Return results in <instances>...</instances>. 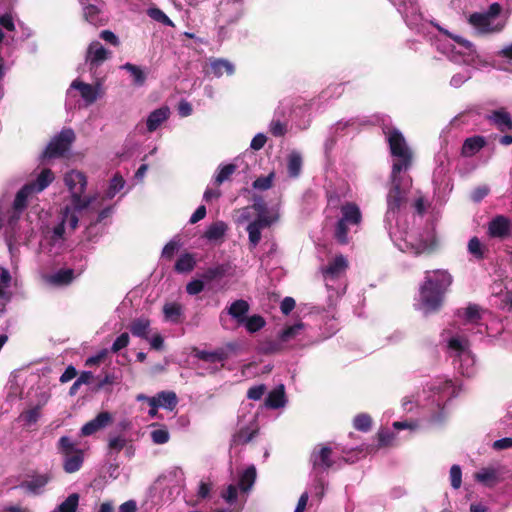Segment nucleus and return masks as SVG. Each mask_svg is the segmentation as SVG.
Instances as JSON below:
<instances>
[{"mask_svg":"<svg viewBox=\"0 0 512 512\" xmlns=\"http://www.w3.org/2000/svg\"><path fill=\"white\" fill-rule=\"evenodd\" d=\"M389 143L390 152L393 157L391 172L392 188L387 196L388 209L385 222L389 235L399 250L414 255H419L430 251L435 245V237L432 233H427L425 237L417 239L414 233L400 231L394 226L397 223L398 212L405 203V188H401L400 172L407 170L412 163V151L406 143L402 133L397 129H388L385 131Z\"/></svg>","mask_w":512,"mask_h":512,"instance_id":"1","label":"nucleus"},{"mask_svg":"<svg viewBox=\"0 0 512 512\" xmlns=\"http://www.w3.org/2000/svg\"><path fill=\"white\" fill-rule=\"evenodd\" d=\"M64 185L69 193L67 203L60 212V222L52 229L51 239L56 243L63 240L66 228L75 230L80 213L89 207L95 197L86 195V175L78 170H70L63 176Z\"/></svg>","mask_w":512,"mask_h":512,"instance_id":"2","label":"nucleus"},{"mask_svg":"<svg viewBox=\"0 0 512 512\" xmlns=\"http://www.w3.org/2000/svg\"><path fill=\"white\" fill-rule=\"evenodd\" d=\"M452 282L453 277L447 270L426 271L424 281L420 286L418 309L425 314L437 311Z\"/></svg>","mask_w":512,"mask_h":512,"instance_id":"3","label":"nucleus"},{"mask_svg":"<svg viewBox=\"0 0 512 512\" xmlns=\"http://www.w3.org/2000/svg\"><path fill=\"white\" fill-rule=\"evenodd\" d=\"M54 180L50 169H44L33 183L24 185L15 195L11 209L8 211L7 224L14 227L23 211L33 202L36 195L42 192Z\"/></svg>","mask_w":512,"mask_h":512,"instance_id":"4","label":"nucleus"},{"mask_svg":"<svg viewBox=\"0 0 512 512\" xmlns=\"http://www.w3.org/2000/svg\"><path fill=\"white\" fill-rule=\"evenodd\" d=\"M505 16L502 14V8L498 3L490 5L485 13H475L470 16V23L482 33L495 32L503 28Z\"/></svg>","mask_w":512,"mask_h":512,"instance_id":"5","label":"nucleus"},{"mask_svg":"<svg viewBox=\"0 0 512 512\" xmlns=\"http://www.w3.org/2000/svg\"><path fill=\"white\" fill-rule=\"evenodd\" d=\"M340 218L336 224L335 237L341 244L348 242L350 226H358L362 221V213L359 206L353 202H346L340 207Z\"/></svg>","mask_w":512,"mask_h":512,"instance_id":"6","label":"nucleus"},{"mask_svg":"<svg viewBox=\"0 0 512 512\" xmlns=\"http://www.w3.org/2000/svg\"><path fill=\"white\" fill-rule=\"evenodd\" d=\"M448 349L452 355L458 358V369L463 375L474 374L475 359L469 350V342L463 336H452L447 342Z\"/></svg>","mask_w":512,"mask_h":512,"instance_id":"7","label":"nucleus"},{"mask_svg":"<svg viewBox=\"0 0 512 512\" xmlns=\"http://www.w3.org/2000/svg\"><path fill=\"white\" fill-rule=\"evenodd\" d=\"M253 208L258 212V217L247 226L249 243L256 247L261 240V230L269 227L278 220L277 212H268L263 203H255Z\"/></svg>","mask_w":512,"mask_h":512,"instance_id":"8","label":"nucleus"},{"mask_svg":"<svg viewBox=\"0 0 512 512\" xmlns=\"http://www.w3.org/2000/svg\"><path fill=\"white\" fill-rule=\"evenodd\" d=\"M102 93L100 84L92 85L81 80H74L67 91V97L75 98L79 95L86 105H91L101 97Z\"/></svg>","mask_w":512,"mask_h":512,"instance_id":"9","label":"nucleus"},{"mask_svg":"<svg viewBox=\"0 0 512 512\" xmlns=\"http://www.w3.org/2000/svg\"><path fill=\"white\" fill-rule=\"evenodd\" d=\"M74 137V132L71 129L61 131L60 134L48 144L44 156L53 158L63 155L69 149Z\"/></svg>","mask_w":512,"mask_h":512,"instance_id":"10","label":"nucleus"},{"mask_svg":"<svg viewBox=\"0 0 512 512\" xmlns=\"http://www.w3.org/2000/svg\"><path fill=\"white\" fill-rule=\"evenodd\" d=\"M348 268V261L343 255H337L328 265L322 269L323 277L327 287H331L330 282L341 277Z\"/></svg>","mask_w":512,"mask_h":512,"instance_id":"11","label":"nucleus"},{"mask_svg":"<svg viewBox=\"0 0 512 512\" xmlns=\"http://www.w3.org/2000/svg\"><path fill=\"white\" fill-rule=\"evenodd\" d=\"M110 56V52L98 41L89 44L85 56L86 63L92 68L100 66Z\"/></svg>","mask_w":512,"mask_h":512,"instance_id":"12","label":"nucleus"},{"mask_svg":"<svg viewBox=\"0 0 512 512\" xmlns=\"http://www.w3.org/2000/svg\"><path fill=\"white\" fill-rule=\"evenodd\" d=\"M112 421L113 417L111 413L107 411L100 412L94 419L87 422L81 428V434L83 436H90L111 424Z\"/></svg>","mask_w":512,"mask_h":512,"instance_id":"13","label":"nucleus"},{"mask_svg":"<svg viewBox=\"0 0 512 512\" xmlns=\"http://www.w3.org/2000/svg\"><path fill=\"white\" fill-rule=\"evenodd\" d=\"M331 448L328 446H318L311 454V462L314 469L327 470L333 465L331 459Z\"/></svg>","mask_w":512,"mask_h":512,"instance_id":"14","label":"nucleus"},{"mask_svg":"<svg viewBox=\"0 0 512 512\" xmlns=\"http://www.w3.org/2000/svg\"><path fill=\"white\" fill-rule=\"evenodd\" d=\"M511 223L508 218L499 215L488 224V234L493 238H505L510 235Z\"/></svg>","mask_w":512,"mask_h":512,"instance_id":"15","label":"nucleus"},{"mask_svg":"<svg viewBox=\"0 0 512 512\" xmlns=\"http://www.w3.org/2000/svg\"><path fill=\"white\" fill-rule=\"evenodd\" d=\"M474 479L485 486L491 487L501 480V471L495 466L484 467L474 474Z\"/></svg>","mask_w":512,"mask_h":512,"instance_id":"16","label":"nucleus"},{"mask_svg":"<svg viewBox=\"0 0 512 512\" xmlns=\"http://www.w3.org/2000/svg\"><path fill=\"white\" fill-rule=\"evenodd\" d=\"M444 33L453 40V50H455L456 53L463 55L465 57V62H469L473 59L475 50L471 42L461 36L450 34L447 31H444Z\"/></svg>","mask_w":512,"mask_h":512,"instance_id":"17","label":"nucleus"},{"mask_svg":"<svg viewBox=\"0 0 512 512\" xmlns=\"http://www.w3.org/2000/svg\"><path fill=\"white\" fill-rule=\"evenodd\" d=\"M74 271L72 269H60L45 277V281L53 286H64L72 282Z\"/></svg>","mask_w":512,"mask_h":512,"instance_id":"18","label":"nucleus"},{"mask_svg":"<svg viewBox=\"0 0 512 512\" xmlns=\"http://www.w3.org/2000/svg\"><path fill=\"white\" fill-rule=\"evenodd\" d=\"M63 468L67 473L78 471L83 463V452L78 450L72 453L64 454Z\"/></svg>","mask_w":512,"mask_h":512,"instance_id":"19","label":"nucleus"},{"mask_svg":"<svg viewBox=\"0 0 512 512\" xmlns=\"http://www.w3.org/2000/svg\"><path fill=\"white\" fill-rule=\"evenodd\" d=\"M170 111L167 107H161L151 112L147 118V129L149 132L155 131L169 117Z\"/></svg>","mask_w":512,"mask_h":512,"instance_id":"20","label":"nucleus"},{"mask_svg":"<svg viewBox=\"0 0 512 512\" xmlns=\"http://www.w3.org/2000/svg\"><path fill=\"white\" fill-rule=\"evenodd\" d=\"M286 403L284 385H279L272 390L266 400L265 405L269 408L277 409L283 407Z\"/></svg>","mask_w":512,"mask_h":512,"instance_id":"21","label":"nucleus"},{"mask_svg":"<svg viewBox=\"0 0 512 512\" xmlns=\"http://www.w3.org/2000/svg\"><path fill=\"white\" fill-rule=\"evenodd\" d=\"M305 325L302 322H297L294 325L287 326L279 334V340L282 343H288L292 340L298 339L303 334Z\"/></svg>","mask_w":512,"mask_h":512,"instance_id":"22","label":"nucleus"},{"mask_svg":"<svg viewBox=\"0 0 512 512\" xmlns=\"http://www.w3.org/2000/svg\"><path fill=\"white\" fill-rule=\"evenodd\" d=\"M249 310V305L244 300H237L233 302L228 308V314L232 316L238 324L244 323L245 315Z\"/></svg>","mask_w":512,"mask_h":512,"instance_id":"23","label":"nucleus"},{"mask_svg":"<svg viewBox=\"0 0 512 512\" xmlns=\"http://www.w3.org/2000/svg\"><path fill=\"white\" fill-rule=\"evenodd\" d=\"M211 71L216 77H221L224 73L232 75L234 66L231 62L224 59H214L210 63Z\"/></svg>","mask_w":512,"mask_h":512,"instance_id":"24","label":"nucleus"},{"mask_svg":"<svg viewBox=\"0 0 512 512\" xmlns=\"http://www.w3.org/2000/svg\"><path fill=\"white\" fill-rule=\"evenodd\" d=\"M490 121L496 125L501 131L510 129L512 126V120L507 112L504 110H498L493 112L489 116Z\"/></svg>","mask_w":512,"mask_h":512,"instance_id":"25","label":"nucleus"},{"mask_svg":"<svg viewBox=\"0 0 512 512\" xmlns=\"http://www.w3.org/2000/svg\"><path fill=\"white\" fill-rule=\"evenodd\" d=\"M150 329V320L147 318H138L130 325V331L134 336L148 339Z\"/></svg>","mask_w":512,"mask_h":512,"instance_id":"26","label":"nucleus"},{"mask_svg":"<svg viewBox=\"0 0 512 512\" xmlns=\"http://www.w3.org/2000/svg\"><path fill=\"white\" fill-rule=\"evenodd\" d=\"M153 398L159 407L168 410H173L177 405V396L171 391H163Z\"/></svg>","mask_w":512,"mask_h":512,"instance_id":"27","label":"nucleus"},{"mask_svg":"<svg viewBox=\"0 0 512 512\" xmlns=\"http://www.w3.org/2000/svg\"><path fill=\"white\" fill-rule=\"evenodd\" d=\"M195 356L209 363H217L224 361L227 358V353L224 349L214 351H196Z\"/></svg>","mask_w":512,"mask_h":512,"instance_id":"28","label":"nucleus"},{"mask_svg":"<svg viewBox=\"0 0 512 512\" xmlns=\"http://www.w3.org/2000/svg\"><path fill=\"white\" fill-rule=\"evenodd\" d=\"M485 144V141L480 136H475L466 139L462 147V154L464 156H472L477 153Z\"/></svg>","mask_w":512,"mask_h":512,"instance_id":"29","label":"nucleus"},{"mask_svg":"<svg viewBox=\"0 0 512 512\" xmlns=\"http://www.w3.org/2000/svg\"><path fill=\"white\" fill-rule=\"evenodd\" d=\"M51 480L50 474L37 475L30 481L23 484V487L32 493H39L40 490Z\"/></svg>","mask_w":512,"mask_h":512,"instance_id":"30","label":"nucleus"},{"mask_svg":"<svg viewBox=\"0 0 512 512\" xmlns=\"http://www.w3.org/2000/svg\"><path fill=\"white\" fill-rule=\"evenodd\" d=\"M163 313L166 321L177 323L182 315V306L178 303H166L163 307Z\"/></svg>","mask_w":512,"mask_h":512,"instance_id":"31","label":"nucleus"},{"mask_svg":"<svg viewBox=\"0 0 512 512\" xmlns=\"http://www.w3.org/2000/svg\"><path fill=\"white\" fill-rule=\"evenodd\" d=\"M226 230L227 225L222 221H218L207 228L205 231V237L210 241H217L224 236Z\"/></svg>","mask_w":512,"mask_h":512,"instance_id":"32","label":"nucleus"},{"mask_svg":"<svg viewBox=\"0 0 512 512\" xmlns=\"http://www.w3.org/2000/svg\"><path fill=\"white\" fill-rule=\"evenodd\" d=\"M79 503V495L73 493L69 495L56 509L52 512H76Z\"/></svg>","mask_w":512,"mask_h":512,"instance_id":"33","label":"nucleus"},{"mask_svg":"<svg viewBox=\"0 0 512 512\" xmlns=\"http://www.w3.org/2000/svg\"><path fill=\"white\" fill-rule=\"evenodd\" d=\"M255 478H256L255 467L251 466V467L247 468L241 475L240 482H239L240 489L243 492H247L254 484Z\"/></svg>","mask_w":512,"mask_h":512,"instance_id":"34","label":"nucleus"},{"mask_svg":"<svg viewBox=\"0 0 512 512\" xmlns=\"http://www.w3.org/2000/svg\"><path fill=\"white\" fill-rule=\"evenodd\" d=\"M195 260L192 255L184 254L182 255L175 264V269L178 272H189L194 268Z\"/></svg>","mask_w":512,"mask_h":512,"instance_id":"35","label":"nucleus"},{"mask_svg":"<svg viewBox=\"0 0 512 512\" xmlns=\"http://www.w3.org/2000/svg\"><path fill=\"white\" fill-rule=\"evenodd\" d=\"M243 324L245 325L248 332L254 333L265 326V320L259 315H253L251 317L245 318Z\"/></svg>","mask_w":512,"mask_h":512,"instance_id":"36","label":"nucleus"},{"mask_svg":"<svg viewBox=\"0 0 512 512\" xmlns=\"http://www.w3.org/2000/svg\"><path fill=\"white\" fill-rule=\"evenodd\" d=\"M302 160L298 153H291L288 158V172L290 176L296 177L301 170Z\"/></svg>","mask_w":512,"mask_h":512,"instance_id":"37","label":"nucleus"},{"mask_svg":"<svg viewBox=\"0 0 512 512\" xmlns=\"http://www.w3.org/2000/svg\"><path fill=\"white\" fill-rule=\"evenodd\" d=\"M121 68L127 70L131 74L136 85H142L145 82V74L140 67L126 63Z\"/></svg>","mask_w":512,"mask_h":512,"instance_id":"38","label":"nucleus"},{"mask_svg":"<svg viewBox=\"0 0 512 512\" xmlns=\"http://www.w3.org/2000/svg\"><path fill=\"white\" fill-rule=\"evenodd\" d=\"M147 14L153 20L160 22L167 26H174V23L170 20V18L160 9L158 8H149L147 10Z\"/></svg>","mask_w":512,"mask_h":512,"instance_id":"39","label":"nucleus"},{"mask_svg":"<svg viewBox=\"0 0 512 512\" xmlns=\"http://www.w3.org/2000/svg\"><path fill=\"white\" fill-rule=\"evenodd\" d=\"M124 180L121 176L115 175L109 185V188L106 192V197L111 199L113 198L120 190L124 187Z\"/></svg>","mask_w":512,"mask_h":512,"instance_id":"40","label":"nucleus"},{"mask_svg":"<svg viewBox=\"0 0 512 512\" xmlns=\"http://www.w3.org/2000/svg\"><path fill=\"white\" fill-rule=\"evenodd\" d=\"M11 276L6 269H0V298L8 299L7 288L9 287Z\"/></svg>","mask_w":512,"mask_h":512,"instance_id":"41","label":"nucleus"},{"mask_svg":"<svg viewBox=\"0 0 512 512\" xmlns=\"http://www.w3.org/2000/svg\"><path fill=\"white\" fill-rule=\"evenodd\" d=\"M58 449L62 455L72 453V452L79 450L78 448H76V446L72 442V440L67 436H63L59 439Z\"/></svg>","mask_w":512,"mask_h":512,"instance_id":"42","label":"nucleus"},{"mask_svg":"<svg viewBox=\"0 0 512 512\" xmlns=\"http://www.w3.org/2000/svg\"><path fill=\"white\" fill-rule=\"evenodd\" d=\"M354 427L360 431H368L371 427V417L367 414H359L354 418Z\"/></svg>","mask_w":512,"mask_h":512,"instance_id":"43","label":"nucleus"},{"mask_svg":"<svg viewBox=\"0 0 512 512\" xmlns=\"http://www.w3.org/2000/svg\"><path fill=\"white\" fill-rule=\"evenodd\" d=\"M151 438L155 444H165L169 441L170 434L166 428H159L151 432Z\"/></svg>","mask_w":512,"mask_h":512,"instance_id":"44","label":"nucleus"},{"mask_svg":"<svg viewBox=\"0 0 512 512\" xmlns=\"http://www.w3.org/2000/svg\"><path fill=\"white\" fill-rule=\"evenodd\" d=\"M83 11H84L85 19L89 23H91L93 25H97V23H98V13H99L98 8L95 5L88 4V5H85L83 7Z\"/></svg>","mask_w":512,"mask_h":512,"instance_id":"45","label":"nucleus"},{"mask_svg":"<svg viewBox=\"0 0 512 512\" xmlns=\"http://www.w3.org/2000/svg\"><path fill=\"white\" fill-rule=\"evenodd\" d=\"M463 317L467 322L476 323L480 319V309L476 305H470L465 308Z\"/></svg>","mask_w":512,"mask_h":512,"instance_id":"46","label":"nucleus"},{"mask_svg":"<svg viewBox=\"0 0 512 512\" xmlns=\"http://www.w3.org/2000/svg\"><path fill=\"white\" fill-rule=\"evenodd\" d=\"M236 166L233 164H228L223 166L218 174L216 175L215 181L217 184L223 183L225 180H227L235 171Z\"/></svg>","mask_w":512,"mask_h":512,"instance_id":"47","label":"nucleus"},{"mask_svg":"<svg viewBox=\"0 0 512 512\" xmlns=\"http://www.w3.org/2000/svg\"><path fill=\"white\" fill-rule=\"evenodd\" d=\"M451 485L454 489H458L462 483V472L458 465H453L450 469Z\"/></svg>","mask_w":512,"mask_h":512,"instance_id":"48","label":"nucleus"},{"mask_svg":"<svg viewBox=\"0 0 512 512\" xmlns=\"http://www.w3.org/2000/svg\"><path fill=\"white\" fill-rule=\"evenodd\" d=\"M468 250L476 258L480 259L483 257L482 244L477 237H473L469 240Z\"/></svg>","mask_w":512,"mask_h":512,"instance_id":"49","label":"nucleus"},{"mask_svg":"<svg viewBox=\"0 0 512 512\" xmlns=\"http://www.w3.org/2000/svg\"><path fill=\"white\" fill-rule=\"evenodd\" d=\"M129 340H130V337H129V334L124 332L122 333L119 337L116 338V340L114 341L112 347H111V350L113 352H118L120 351L121 349L125 348L128 344H129Z\"/></svg>","mask_w":512,"mask_h":512,"instance_id":"50","label":"nucleus"},{"mask_svg":"<svg viewBox=\"0 0 512 512\" xmlns=\"http://www.w3.org/2000/svg\"><path fill=\"white\" fill-rule=\"evenodd\" d=\"M126 445V439L122 436L111 437L108 442V447L111 451L119 452Z\"/></svg>","mask_w":512,"mask_h":512,"instance_id":"51","label":"nucleus"},{"mask_svg":"<svg viewBox=\"0 0 512 512\" xmlns=\"http://www.w3.org/2000/svg\"><path fill=\"white\" fill-rule=\"evenodd\" d=\"M40 417V409L39 408H33L31 410H28L24 412L21 415V418L27 423V424H33L35 423Z\"/></svg>","mask_w":512,"mask_h":512,"instance_id":"52","label":"nucleus"},{"mask_svg":"<svg viewBox=\"0 0 512 512\" xmlns=\"http://www.w3.org/2000/svg\"><path fill=\"white\" fill-rule=\"evenodd\" d=\"M265 391H266L265 385L261 384V385L253 386L248 390L247 396L249 399L259 400L264 395Z\"/></svg>","mask_w":512,"mask_h":512,"instance_id":"53","label":"nucleus"},{"mask_svg":"<svg viewBox=\"0 0 512 512\" xmlns=\"http://www.w3.org/2000/svg\"><path fill=\"white\" fill-rule=\"evenodd\" d=\"M272 177H273V175L270 174L266 177H260V178L256 179L253 183V187L255 189H260V190H266V189L270 188L272 185Z\"/></svg>","mask_w":512,"mask_h":512,"instance_id":"54","label":"nucleus"},{"mask_svg":"<svg viewBox=\"0 0 512 512\" xmlns=\"http://www.w3.org/2000/svg\"><path fill=\"white\" fill-rule=\"evenodd\" d=\"M222 497L227 503H234L237 499V487L235 485H229L222 493Z\"/></svg>","mask_w":512,"mask_h":512,"instance_id":"55","label":"nucleus"},{"mask_svg":"<svg viewBox=\"0 0 512 512\" xmlns=\"http://www.w3.org/2000/svg\"><path fill=\"white\" fill-rule=\"evenodd\" d=\"M204 288V283L201 280H193L187 284L186 290L190 295L200 293Z\"/></svg>","mask_w":512,"mask_h":512,"instance_id":"56","label":"nucleus"},{"mask_svg":"<svg viewBox=\"0 0 512 512\" xmlns=\"http://www.w3.org/2000/svg\"><path fill=\"white\" fill-rule=\"evenodd\" d=\"M270 132L275 136H282L286 132V126L279 120H274L270 124Z\"/></svg>","mask_w":512,"mask_h":512,"instance_id":"57","label":"nucleus"},{"mask_svg":"<svg viewBox=\"0 0 512 512\" xmlns=\"http://www.w3.org/2000/svg\"><path fill=\"white\" fill-rule=\"evenodd\" d=\"M100 37L104 41L112 44L113 46H119V44H120V41H119L118 37L112 31H110V30H103L100 33Z\"/></svg>","mask_w":512,"mask_h":512,"instance_id":"58","label":"nucleus"},{"mask_svg":"<svg viewBox=\"0 0 512 512\" xmlns=\"http://www.w3.org/2000/svg\"><path fill=\"white\" fill-rule=\"evenodd\" d=\"M295 307V300L291 297H286L283 299L280 305V309L283 314H289Z\"/></svg>","mask_w":512,"mask_h":512,"instance_id":"59","label":"nucleus"},{"mask_svg":"<svg viewBox=\"0 0 512 512\" xmlns=\"http://www.w3.org/2000/svg\"><path fill=\"white\" fill-rule=\"evenodd\" d=\"M266 136L262 133L257 134L251 141V148L254 150H260L266 143Z\"/></svg>","mask_w":512,"mask_h":512,"instance_id":"60","label":"nucleus"},{"mask_svg":"<svg viewBox=\"0 0 512 512\" xmlns=\"http://www.w3.org/2000/svg\"><path fill=\"white\" fill-rule=\"evenodd\" d=\"M470 77V73L465 71L464 73H457L451 78V85L459 87Z\"/></svg>","mask_w":512,"mask_h":512,"instance_id":"61","label":"nucleus"},{"mask_svg":"<svg viewBox=\"0 0 512 512\" xmlns=\"http://www.w3.org/2000/svg\"><path fill=\"white\" fill-rule=\"evenodd\" d=\"M0 24L7 30H15V24L10 14L0 15Z\"/></svg>","mask_w":512,"mask_h":512,"instance_id":"62","label":"nucleus"},{"mask_svg":"<svg viewBox=\"0 0 512 512\" xmlns=\"http://www.w3.org/2000/svg\"><path fill=\"white\" fill-rule=\"evenodd\" d=\"M76 375H77L76 369L73 366H69L66 368L64 373L61 375L60 381L62 383H66V382L72 380L73 378H75Z\"/></svg>","mask_w":512,"mask_h":512,"instance_id":"63","label":"nucleus"},{"mask_svg":"<svg viewBox=\"0 0 512 512\" xmlns=\"http://www.w3.org/2000/svg\"><path fill=\"white\" fill-rule=\"evenodd\" d=\"M211 490V484L209 482L201 481L198 488V496L201 499L208 497Z\"/></svg>","mask_w":512,"mask_h":512,"instance_id":"64","label":"nucleus"}]
</instances>
